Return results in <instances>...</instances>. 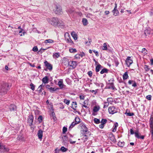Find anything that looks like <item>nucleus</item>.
I'll return each instance as SVG.
<instances>
[{
	"instance_id": "nucleus-1",
	"label": "nucleus",
	"mask_w": 153,
	"mask_h": 153,
	"mask_svg": "<svg viewBox=\"0 0 153 153\" xmlns=\"http://www.w3.org/2000/svg\"><path fill=\"white\" fill-rule=\"evenodd\" d=\"M47 21L49 24L55 27H59L63 25V23L56 17L48 18Z\"/></svg>"
},
{
	"instance_id": "nucleus-2",
	"label": "nucleus",
	"mask_w": 153,
	"mask_h": 153,
	"mask_svg": "<svg viewBox=\"0 0 153 153\" xmlns=\"http://www.w3.org/2000/svg\"><path fill=\"white\" fill-rule=\"evenodd\" d=\"M10 88V87L8 83L3 84L0 87V94L1 95H4L6 94Z\"/></svg>"
},
{
	"instance_id": "nucleus-3",
	"label": "nucleus",
	"mask_w": 153,
	"mask_h": 153,
	"mask_svg": "<svg viewBox=\"0 0 153 153\" xmlns=\"http://www.w3.org/2000/svg\"><path fill=\"white\" fill-rule=\"evenodd\" d=\"M78 128V129L80 130L81 131H82V133L84 134H88L89 133L87 127L83 123H81L79 125Z\"/></svg>"
},
{
	"instance_id": "nucleus-4",
	"label": "nucleus",
	"mask_w": 153,
	"mask_h": 153,
	"mask_svg": "<svg viewBox=\"0 0 153 153\" xmlns=\"http://www.w3.org/2000/svg\"><path fill=\"white\" fill-rule=\"evenodd\" d=\"M130 134H134L135 136L138 139H143L144 138V136L143 135H140L139 134L138 130H137L134 133V132L133 129L131 128L130 130Z\"/></svg>"
},
{
	"instance_id": "nucleus-5",
	"label": "nucleus",
	"mask_w": 153,
	"mask_h": 153,
	"mask_svg": "<svg viewBox=\"0 0 153 153\" xmlns=\"http://www.w3.org/2000/svg\"><path fill=\"white\" fill-rule=\"evenodd\" d=\"M53 11L56 14L58 15L61 14L62 13L61 7L59 5H55Z\"/></svg>"
},
{
	"instance_id": "nucleus-6",
	"label": "nucleus",
	"mask_w": 153,
	"mask_h": 153,
	"mask_svg": "<svg viewBox=\"0 0 153 153\" xmlns=\"http://www.w3.org/2000/svg\"><path fill=\"white\" fill-rule=\"evenodd\" d=\"M108 111L110 114H113L117 112V108L113 106L109 107Z\"/></svg>"
},
{
	"instance_id": "nucleus-7",
	"label": "nucleus",
	"mask_w": 153,
	"mask_h": 153,
	"mask_svg": "<svg viewBox=\"0 0 153 153\" xmlns=\"http://www.w3.org/2000/svg\"><path fill=\"white\" fill-rule=\"evenodd\" d=\"M65 39L67 42L68 43H70L71 45L74 44L73 41H72L70 36L69 34L67 33L65 35Z\"/></svg>"
},
{
	"instance_id": "nucleus-8",
	"label": "nucleus",
	"mask_w": 153,
	"mask_h": 153,
	"mask_svg": "<svg viewBox=\"0 0 153 153\" xmlns=\"http://www.w3.org/2000/svg\"><path fill=\"white\" fill-rule=\"evenodd\" d=\"M68 65L71 67V69H74L75 68L77 65V62L76 61H70L68 62Z\"/></svg>"
},
{
	"instance_id": "nucleus-9",
	"label": "nucleus",
	"mask_w": 153,
	"mask_h": 153,
	"mask_svg": "<svg viewBox=\"0 0 153 153\" xmlns=\"http://www.w3.org/2000/svg\"><path fill=\"white\" fill-rule=\"evenodd\" d=\"M131 57L130 56L128 57L126 60V65L128 67H129L133 63V60L130 59Z\"/></svg>"
},
{
	"instance_id": "nucleus-10",
	"label": "nucleus",
	"mask_w": 153,
	"mask_h": 153,
	"mask_svg": "<svg viewBox=\"0 0 153 153\" xmlns=\"http://www.w3.org/2000/svg\"><path fill=\"white\" fill-rule=\"evenodd\" d=\"M28 117V122L29 124V126H31L33 125L34 117L32 115H30Z\"/></svg>"
},
{
	"instance_id": "nucleus-11",
	"label": "nucleus",
	"mask_w": 153,
	"mask_h": 153,
	"mask_svg": "<svg viewBox=\"0 0 153 153\" xmlns=\"http://www.w3.org/2000/svg\"><path fill=\"white\" fill-rule=\"evenodd\" d=\"M9 149L6 147L5 146L2 145L0 143V150L3 152H7L9 151Z\"/></svg>"
},
{
	"instance_id": "nucleus-12",
	"label": "nucleus",
	"mask_w": 153,
	"mask_h": 153,
	"mask_svg": "<svg viewBox=\"0 0 153 153\" xmlns=\"http://www.w3.org/2000/svg\"><path fill=\"white\" fill-rule=\"evenodd\" d=\"M44 64L46 67L50 71H51L52 69V66L50 63L48 62L47 61L44 62Z\"/></svg>"
},
{
	"instance_id": "nucleus-13",
	"label": "nucleus",
	"mask_w": 153,
	"mask_h": 153,
	"mask_svg": "<svg viewBox=\"0 0 153 153\" xmlns=\"http://www.w3.org/2000/svg\"><path fill=\"white\" fill-rule=\"evenodd\" d=\"M117 4L115 3V7L112 11V12L113 13V15L115 16H117L119 13L118 11L117 10Z\"/></svg>"
},
{
	"instance_id": "nucleus-14",
	"label": "nucleus",
	"mask_w": 153,
	"mask_h": 153,
	"mask_svg": "<svg viewBox=\"0 0 153 153\" xmlns=\"http://www.w3.org/2000/svg\"><path fill=\"white\" fill-rule=\"evenodd\" d=\"M58 85L59 86L60 89H62L64 86H65L63 83V80L62 79H60L58 82Z\"/></svg>"
},
{
	"instance_id": "nucleus-15",
	"label": "nucleus",
	"mask_w": 153,
	"mask_h": 153,
	"mask_svg": "<svg viewBox=\"0 0 153 153\" xmlns=\"http://www.w3.org/2000/svg\"><path fill=\"white\" fill-rule=\"evenodd\" d=\"M42 80V82L45 85L46 84L48 83L49 82L48 77L47 76H45L43 78Z\"/></svg>"
},
{
	"instance_id": "nucleus-16",
	"label": "nucleus",
	"mask_w": 153,
	"mask_h": 153,
	"mask_svg": "<svg viewBox=\"0 0 153 153\" xmlns=\"http://www.w3.org/2000/svg\"><path fill=\"white\" fill-rule=\"evenodd\" d=\"M107 88L108 89H111L114 90L115 89L114 84L112 83H109L107 85Z\"/></svg>"
},
{
	"instance_id": "nucleus-17",
	"label": "nucleus",
	"mask_w": 153,
	"mask_h": 153,
	"mask_svg": "<svg viewBox=\"0 0 153 153\" xmlns=\"http://www.w3.org/2000/svg\"><path fill=\"white\" fill-rule=\"evenodd\" d=\"M37 135L39 138L41 140L43 136V131L41 129L39 130L38 131Z\"/></svg>"
},
{
	"instance_id": "nucleus-18",
	"label": "nucleus",
	"mask_w": 153,
	"mask_h": 153,
	"mask_svg": "<svg viewBox=\"0 0 153 153\" xmlns=\"http://www.w3.org/2000/svg\"><path fill=\"white\" fill-rule=\"evenodd\" d=\"M71 35L75 40H76L77 39V35L75 32H72L71 33Z\"/></svg>"
},
{
	"instance_id": "nucleus-19",
	"label": "nucleus",
	"mask_w": 153,
	"mask_h": 153,
	"mask_svg": "<svg viewBox=\"0 0 153 153\" xmlns=\"http://www.w3.org/2000/svg\"><path fill=\"white\" fill-rule=\"evenodd\" d=\"M102 68V66L99 64H98L96 67L95 71L96 72L100 71V69Z\"/></svg>"
},
{
	"instance_id": "nucleus-20",
	"label": "nucleus",
	"mask_w": 153,
	"mask_h": 153,
	"mask_svg": "<svg viewBox=\"0 0 153 153\" xmlns=\"http://www.w3.org/2000/svg\"><path fill=\"white\" fill-rule=\"evenodd\" d=\"M54 42V41L51 39H48L45 40L44 41V43L45 44L48 43H53Z\"/></svg>"
},
{
	"instance_id": "nucleus-21",
	"label": "nucleus",
	"mask_w": 153,
	"mask_h": 153,
	"mask_svg": "<svg viewBox=\"0 0 153 153\" xmlns=\"http://www.w3.org/2000/svg\"><path fill=\"white\" fill-rule=\"evenodd\" d=\"M151 33V30L150 28H148L144 30V33L146 35H147Z\"/></svg>"
},
{
	"instance_id": "nucleus-22",
	"label": "nucleus",
	"mask_w": 153,
	"mask_h": 153,
	"mask_svg": "<svg viewBox=\"0 0 153 153\" xmlns=\"http://www.w3.org/2000/svg\"><path fill=\"white\" fill-rule=\"evenodd\" d=\"M77 103L76 102H72L71 108L73 110H75L76 109V108L77 107Z\"/></svg>"
},
{
	"instance_id": "nucleus-23",
	"label": "nucleus",
	"mask_w": 153,
	"mask_h": 153,
	"mask_svg": "<svg viewBox=\"0 0 153 153\" xmlns=\"http://www.w3.org/2000/svg\"><path fill=\"white\" fill-rule=\"evenodd\" d=\"M108 70L106 68H104L100 72V73L101 74H102L104 73H108Z\"/></svg>"
},
{
	"instance_id": "nucleus-24",
	"label": "nucleus",
	"mask_w": 153,
	"mask_h": 153,
	"mask_svg": "<svg viewBox=\"0 0 153 153\" xmlns=\"http://www.w3.org/2000/svg\"><path fill=\"white\" fill-rule=\"evenodd\" d=\"M118 126V124L116 122L114 124V125L113 126V129L112 130L113 132H114L116 131L117 128Z\"/></svg>"
},
{
	"instance_id": "nucleus-25",
	"label": "nucleus",
	"mask_w": 153,
	"mask_h": 153,
	"mask_svg": "<svg viewBox=\"0 0 153 153\" xmlns=\"http://www.w3.org/2000/svg\"><path fill=\"white\" fill-rule=\"evenodd\" d=\"M100 109V107L99 106H96L94 107L93 111L94 112L98 111Z\"/></svg>"
},
{
	"instance_id": "nucleus-26",
	"label": "nucleus",
	"mask_w": 153,
	"mask_h": 153,
	"mask_svg": "<svg viewBox=\"0 0 153 153\" xmlns=\"http://www.w3.org/2000/svg\"><path fill=\"white\" fill-rule=\"evenodd\" d=\"M82 22L83 25L86 26L88 25V22L87 19L85 18H83L82 19Z\"/></svg>"
},
{
	"instance_id": "nucleus-27",
	"label": "nucleus",
	"mask_w": 153,
	"mask_h": 153,
	"mask_svg": "<svg viewBox=\"0 0 153 153\" xmlns=\"http://www.w3.org/2000/svg\"><path fill=\"white\" fill-rule=\"evenodd\" d=\"M60 56V54L59 53H53V57L54 59L58 58Z\"/></svg>"
},
{
	"instance_id": "nucleus-28",
	"label": "nucleus",
	"mask_w": 153,
	"mask_h": 153,
	"mask_svg": "<svg viewBox=\"0 0 153 153\" xmlns=\"http://www.w3.org/2000/svg\"><path fill=\"white\" fill-rule=\"evenodd\" d=\"M74 10L73 9L69 8L66 10L67 12L69 14H72L73 13Z\"/></svg>"
},
{
	"instance_id": "nucleus-29",
	"label": "nucleus",
	"mask_w": 153,
	"mask_h": 153,
	"mask_svg": "<svg viewBox=\"0 0 153 153\" xmlns=\"http://www.w3.org/2000/svg\"><path fill=\"white\" fill-rule=\"evenodd\" d=\"M128 77V74L127 72H125L123 75V80H125Z\"/></svg>"
},
{
	"instance_id": "nucleus-30",
	"label": "nucleus",
	"mask_w": 153,
	"mask_h": 153,
	"mask_svg": "<svg viewBox=\"0 0 153 153\" xmlns=\"http://www.w3.org/2000/svg\"><path fill=\"white\" fill-rule=\"evenodd\" d=\"M59 89L57 88H52L51 87H50V88L48 89L50 91L51 93H53L54 91H56L57 89Z\"/></svg>"
},
{
	"instance_id": "nucleus-31",
	"label": "nucleus",
	"mask_w": 153,
	"mask_h": 153,
	"mask_svg": "<svg viewBox=\"0 0 153 153\" xmlns=\"http://www.w3.org/2000/svg\"><path fill=\"white\" fill-rule=\"evenodd\" d=\"M74 120L75 122L77 124L80 122V120L78 117H76L75 118Z\"/></svg>"
},
{
	"instance_id": "nucleus-32",
	"label": "nucleus",
	"mask_w": 153,
	"mask_h": 153,
	"mask_svg": "<svg viewBox=\"0 0 153 153\" xmlns=\"http://www.w3.org/2000/svg\"><path fill=\"white\" fill-rule=\"evenodd\" d=\"M101 48L103 50H106L107 49L106 43H105L103 44V46H102Z\"/></svg>"
},
{
	"instance_id": "nucleus-33",
	"label": "nucleus",
	"mask_w": 153,
	"mask_h": 153,
	"mask_svg": "<svg viewBox=\"0 0 153 153\" xmlns=\"http://www.w3.org/2000/svg\"><path fill=\"white\" fill-rule=\"evenodd\" d=\"M125 144V143L124 142H121L119 141L118 143V146L121 147H123Z\"/></svg>"
},
{
	"instance_id": "nucleus-34",
	"label": "nucleus",
	"mask_w": 153,
	"mask_h": 153,
	"mask_svg": "<svg viewBox=\"0 0 153 153\" xmlns=\"http://www.w3.org/2000/svg\"><path fill=\"white\" fill-rule=\"evenodd\" d=\"M69 52L71 53H75L77 52V50L75 48H71L69 49Z\"/></svg>"
},
{
	"instance_id": "nucleus-35",
	"label": "nucleus",
	"mask_w": 153,
	"mask_h": 153,
	"mask_svg": "<svg viewBox=\"0 0 153 153\" xmlns=\"http://www.w3.org/2000/svg\"><path fill=\"white\" fill-rule=\"evenodd\" d=\"M16 108V106L13 105H11L10 106V111H14Z\"/></svg>"
},
{
	"instance_id": "nucleus-36",
	"label": "nucleus",
	"mask_w": 153,
	"mask_h": 153,
	"mask_svg": "<svg viewBox=\"0 0 153 153\" xmlns=\"http://www.w3.org/2000/svg\"><path fill=\"white\" fill-rule=\"evenodd\" d=\"M141 52L143 54H146L148 53V51L145 48H143L142 49Z\"/></svg>"
},
{
	"instance_id": "nucleus-37",
	"label": "nucleus",
	"mask_w": 153,
	"mask_h": 153,
	"mask_svg": "<svg viewBox=\"0 0 153 153\" xmlns=\"http://www.w3.org/2000/svg\"><path fill=\"white\" fill-rule=\"evenodd\" d=\"M94 122L97 124H99L100 123V120L97 118H95L94 119Z\"/></svg>"
},
{
	"instance_id": "nucleus-38",
	"label": "nucleus",
	"mask_w": 153,
	"mask_h": 153,
	"mask_svg": "<svg viewBox=\"0 0 153 153\" xmlns=\"http://www.w3.org/2000/svg\"><path fill=\"white\" fill-rule=\"evenodd\" d=\"M86 134H83V137H82V139L84 140V142H85L88 139V137L87 135H86Z\"/></svg>"
},
{
	"instance_id": "nucleus-39",
	"label": "nucleus",
	"mask_w": 153,
	"mask_h": 153,
	"mask_svg": "<svg viewBox=\"0 0 153 153\" xmlns=\"http://www.w3.org/2000/svg\"><path fill=\"white\" fill-rule=\"evenodd\" d=\"M109 105V103L107 102H104V105L103 107V108H105L107 107Z\"/></svg>"
},
{
	"instance_id": "nucleus-40",
	"label": "nucleus",
	"mask_w": 153,
	"mask_h": 153,
	"mask_svg": "<svg viewBox=\"0 0 153 153\" xmlns=\"http://www.w3.org/2000/svg\"><path fill=\"white\" fill-rule=\"evenodd\" d=\"M125 114L127 116H132L134 115V114L133 113L130 112H126Z\"/></svg>"
},
{
	"instance_id": "nucleus-41",
	"label": "nucleus",
	"mask_w": 153,
	"mask_h": 153,
	"mask_svg": "<svg viewBox=\"0 0 153 153\" xmlns=\"http://www.w3.org/2000/svg\"><path fill=\"white\" fill-rule=\"evenodd\" d=\"M76 123H75V122H73L71 125L70 126L69 128H73L76 125Z\"/></svg>"
},
{
	"instance_id": "nucleus-42",
	"label": "nucleus",
	"mask_w": 153,
	"mask_h": 153,
	"mask_svg": "<svg viewBox=\"0 0 153 153\" xmlns=\"http://www.w3.org/2000/svg\"><path fill=\"white\" fill-rule=\"evenodd\" d=\"M60 150L62 152H65L67 151V149L64 146H62L61 147Z\"/></svg>"
},
{
	"instance_id": "nucleus-43",
	"label": "nucleus",
	"mask_w": 153,
	"mask_h": 153,
	"mask_svg": "<svg viewBox=\"0 0 153 153\" xmlns=\"http://www.w3.org/2000/svg\"><path fill=\"white\" fill-rule=\"evenodd\" d=\"M107 120L105 119H102L101 121V124L104 125L107 122Z\"/></svg>"
},
{
	"instance_id": "nucleus-44",
	"label": "nucleus",
	"mask_w": 153,
	"mask_h": 153,
	"mask_svg": "<svg viewBox=\"0 0 153 153\" xmlns=\"http://www.w3.org/2000/svg\"><path fill=\"white\" fill-rule=\"evenodd\" d=\"M88 101L86 100H85L83 102V104H82V107H84L85 108H88L87 106L86 105V103Z\"/></svg>"
},
{
	"instance_id": "nucleus-45",
	"label": "nucleus",
	"mask_w": 153,
	"mask_h": 153,
	"mask_svg": "<svg viewBox=\"0 0 153 153\" xmlns=\"http://www.w3.org/2000/svg\"><path fill=\"white\" fill-rule=\"evenodd\" d=\"M42 120V116L40 115L38 118V121L39 123H41Z\"/></svg>"
},
{
	"instance_id": "nucleus-46",
	"label": "nucleus",
	"mask_w": 153,
	"mask_h": 153,
	"mask_svg": "<svg viewBox=\"0 0 153 153\" xmlns=\"http://www.w3.org/2000/svg\"><path fill=\"white\" fill-rule=\"evenodd\" d=\"M67 128L65 126L63 127L62 129V133L63 134H65L67 131Z\"/></svg>"
},
{
	"instance_id": "nucleus-47",
	"label": "nucleus",
	"mask_w": 153,
	"mask_h": 153,
	"mask_svg": "<svg viewBox=\"0 0 153 153\" xmlns=\"http://www.w3.org/2000/svg\"><path fill=\"white\" fill-rule=\"evenodd\" d=\"M88 42H85V44L88 45H89L91 44V40L89 38H88Z\"/></svg>"
},
{
	"instance_id": "nucleus-48",
	"label": "nucleus",
	"mask_w": 153,
	"mask_h": 153,
	"mask_svg": "<svg viewBox=\"0 0 153 153\" xmlns=\"http://www.w3.org/2000/svg\"><path fill=\"white\" fill-rule=\"evenodd\" d=\"M64 102L67 105H68L70 103V101L66 99H64Z\"/></svg>"
},
{
	"instance_id": "nucleus-49",
	"label": "nucleus",
	"mask_w": 153,
	"mask_h": 153,
	"mask_svg": "<svg viewBox=\"0 0 153 153\" xmlns=\"http://www.w3.org/2000/svg\"><path fill=\"white\" fill-rule=\"evenodd\" d=\"M30 86L31 87V89L33 91H34L35 90V85L33 83H31L30 85Z\"/></svg>"
},
{
	"instance_id": "nucleus-50",
	"label": "nucleus",
	"mask_w": 153,
	"mask_h": 153,
	"mask_svg": "<svg viewBox=\"0 0 153 153\" xmlns=\"http://www.w3.org/2000/svg\"><path fill=\"white\" fill-rule=\"evenodd\" d=\"M86 17L88 18H90L93 16V15L92 14L90 13H88L86 14Z\"/></svg>"
},
{
	"instance_id": "nucleus-51",
	"label": "nucleus",
	"mask_w": 153,
	"mask_h": 153,
	"mask_svg": "<svg viewBox=\"0 0 153 153\" xmlns=\"http://www.w3.org/2000/svg\"><path fill=\"white\" fill-rule=\"evenodd\" d=\"M32 50L34 52H37L38 51V48L36 46H34Z\"/></svg>"
},
{
	"instance_id": "nucleus-52",
	"label": "nucleus",
	"mask_w": 153,
	"mask_h": 153,
	"mask_svg": "<svg viewBox=\"0 0 153 153\" xmlns=\"http://www.w3.org/2000/svg\"><path fill=\"white\" fill-rule=\"evenodd\" d=\"M144 69L146 71H148L149 70V66L148 65H145L144 66Z\"/></svg>"
},
{
	"instance_id": "nucleus-53",
	"label": "nucleus",
	"mask_w": 153,
	"mask_h": 153,
	"mask_svg": "<svg viewBox=\"0 0 153 153\" xmlns=\"http://www.w3.org/2000/svg\"><path fill=\"white\" fill-rule=\"evenodd\" d=\"M74 57L76 59H79L80 58V55L79 54H76L75 56Z\"/></svg>"
},
{
	"instance_id": "nucleus-54",
	"label": "nucleus",
	"mask_w": 153,
	"mask_h": 153,
	"mask_svg": "<svg viewBox=\"0 0 153 153\" xmlns=\"http://www.w3.org/2000/svg\"><path fill=\"white\" fill-rule=\"evenodd\" d=\"M93 52L95 54L96 56H99L98 52L95 50H93Z\"/></svg>"
},
{
	"instance_id": "nucleus-55",
	"label": "nucleus",
	"mask_w": 153,
	"mask_h": 153,
	"mask_svg": "<svg viewBox=\"0 0 153 153\" xmlns=\"http://www.w3.org/2000/svg\"><path fill=\"white\" fill-rule=\"evenodd\" d=\"M151 95H148L146 96V98L148 100H151Z\"/></svg>"
},
{
	"instance_id": "nucleus-56",
	"label": "nucleus",
	"mask_w": 153,
	"mask_h": 153,
	"mask_svg": "<svg viewBox=\"0 0 153 153\" xmlns=\"http://www.w3.org/2000/svg\"><path fill=\"white\" fill-rule=\"evenodd\" d=\"M88 74L89 76L90 77L92 75V73L91 71H89L88 73Z\"/></svg>"
},
{
	"instance_id": "nucleus-57",
	"label": "nucleus",
	"mask_w": 153,
	"mask_h": 153,
	"mask_svg": "<svg viewBox=\"0 0 153 153\" xmlns=\"http://www.w3.org/2000/svg\"><path fill=\"white\" fill-rule=\"evenodd\" d=\"M62 139L63 140L64 142H65L67 140V137L66 136H64L63 137H62Z\"/></svg>"
},
{
	"instance_id": "nucleus-58",
	"label": "nucleus",
	"mask_w": 153,
	"mask_h": 153,
	"mask_svg": "<svg viewBox=\"0 0 153 153\" xmlns=\"http://www.w3.org/2000/svg\"><path fill=\"white\" fill-rule=\"evenodd\" d=\"M80 100H84L85 99V96L83 95H80L79 96Z\"/></svg>"
},
{
	"instance_id": "nucleus-59",
	"label": "nucleus",
	"mask_w": 153,
	"mask_h": 153,
	"mask_svg": "<svg viewBox=\"0 0 153 153\" xmlns=\"http://www.w3.org/2000/svg\"><path fill=\"white\" fill-rule=\"evenodd\" d=\"M80 55V57H83V56H85V54L83 52H82L81 53H80V54H79Z\"/></svg>"
},
{
	"instance_id": "nucleus-60",
	"label": "nucleus",
	"mask_w": 153,
	"mask_h": 153,
	"mask_svg": "<svg viewBox=\"0 0 153 153\" xmlns=\"http://www.w3.org/2000/svg\"><path fill=\"white\" fill-rule=\"evenodd\" d=\"M134 81L131 80H129L128 82V83L129 84H131L132 83H133V82H134Z\"/></svg>"
},
{
	"instance_id": "nucleus-61",
	"label": "nucleus",
	"mask_w": 153,
	"mask_h": 153,
	"mask_svg": "<svg viewBox=\"0 0 153 153\" xmlns=\"http://www.w3.org/2000/svg\"><path fill=\"white\" fill-rule=\"evenodd\" d=\"M104 125L102 124L101 123V124H100L99 125V128H101V129L103 128L104 127Z\"/></svg>"
},
{
	"instance_id": "nucleus-62",
	"label": "nucleus",
	"mask_w": 153,
	"mask_h": 153,
	"mask_svg": "<svg viewBox=\"0 0 153 153\" xmlns=\"http://www.w3.org/2000/svg\"><path fill=\"white\" fill-rule=\"evenodd\" d=\"M69 141L70 142V143H71V144H74L75 143L76 141H73L71 139H69Z\"/></svg>"
},
{
	"instance_id": "nucleus-63",
	"label": "nucleus",
	"mask_w": 153,
	"mask_h": 153,
	"mask_svg": "<svg viewBox=\"0 0 153 153\" xmlns=\"http://www.w3.org/2000/svg\"><path fill=\"white\" fill-rule=\"evenodd\" d=\"M132 85V86L134 87H136L137 86V84L136 82L134 81Z\"/></svg>"
},
{
	"instance_id": "nucleus-64",
	"label": "nucleus",
	"mask_w": 153,
	"mask_h": 153,
	"mask_svg": "<svg viewBox=\"0 0 153 153\" xmlns=\"http://www.w3.org/2000/svg\"><path fill=\"white\" fill-rule=\"evenodd\" d=\"M112 100L111 98H108L107 100V102H109L111 101V100Z\"/></svg>"
}]
</instances>
